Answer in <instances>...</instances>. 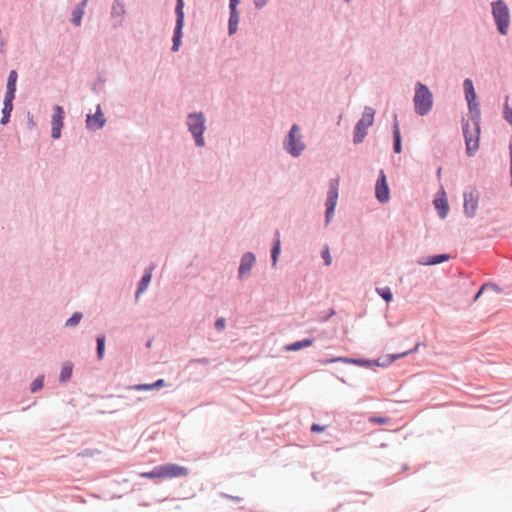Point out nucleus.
<instances>
[{"mask_svg":"<svg viewBox=\"0 0 512 512\" xmlns=\"http://www.w3.org/2000/svg\"><path fill=\"white\" fill-rule=\"evenodd\" d=\"M313 343V339H304L290 344V350L297 351L304 347H308Z\"/></svg>","mask_w":512,"mask_h":512,"instance_id":"393cba45","label":"nucleus"},{"mask_svg":"<svg viewBox=\"0 0 512 512\" xmlns=\"http://www.w3.org/2000/svg\"><path fill=\"white\" fill-rule=\"evenodd\" d=\"M279 252H280V242L279 240L276 241L273 249H272V261H273V265L276 264V261H277V257L279 255Z\"/></svg>","mask_w":512,"mask_h":512,"instance_id":"473e14b6","label":"nucleus"},{"mask_svg":"<svg viewBox=\"0 0 512 512\" xmlns=\"http://www.w3.org/2000/svg\"><path fill=\"white\" fill-rule=\"evenodd\" d=\"M104 350H105V336L101 335L97 338V355L100 360L103 359V357H104Z\"/></svg>","mask_w":512,"mask_h":512,"instance_id":"bb28decb","label":"nucleus"},{"mask_svg":"<svg viewBox=\"0 0 512 512\" xmlns=\"http://www.w3.org/2000/svg\"><path fill=\"white\" fill-rule=\"evenodd\" d=\"M15 91L14 89H7L4 99V104L13 105V99L15 98Z\"/></svg>","mask_w":512,"mask_h":512,"instance_id":"2f4dec72","label":"nucleus"},{"mask_svg":"<svg viewBox=\"0 0 512 512\" xmlns=\"http://www.w3.org/2000/svg\"><path fill=\"white\" fill-rule=\"evenodd\" d=\"M338 189H339V180L338 179L332 180L330 183V189L328 191L327 200H326V207H327L326 220L327 221L330 220V218L334 212V209H335V206L337 203V199H338Z\"/></svg>","mask_w":512,"mask_h":512,"instance_id":"0eeeda50","label":"nucleus"},{"mask_svg":"<svg viewBox=\"0 0 512 512\" xmlns=\"http://www.w3.org/2000/svg\"><path fill=\"white\" fill-rule=\"evenodd\" d=\"M298 128L293 126L290 129V154L293 156H299L305 149V144L297 138Z\"/></svg>","mask_w":512,"mask_h":512,"instance_id":"9b49d317","label":"nucleus"},{"mask_svg":"<svg viewBox=\"0 0 512 512\" xmlns=\"http://www.w3.org/2000/svg\"><path fill=\"white\" fill-rule=\"evenodd\" d=\"M377 292L386 302H390L393 299L392 292L388 287L377 289Z\"/></svg>","mask_w":512,"mask_h":512,"instance_id":"7c9ffc66","label":"nucleus"},{"mask_svg":"<svg viewBox=\"0 0 512 512\" xmlns=\"http://www.w3.org/2000/svg\"><path fill=\"white\" fill-rule=\"evenodd\" d=\"M369 421L374 424L383 425V424H387L389 419L387 417L372 416L369 418Z\"/></svg>","mask_w":512,"mask_h":512,"instance_id":"72a5a7b5","label":"nucleus"},{"mask_svg":"<svg viewBox=\"0 0 512 512\" xmlns=\"http://www.w3.org/2000/svg\"><path fill=\"white\" fill-rule=\"evenodd\" d=\"M374 110L371 107H366L362 118L355 127L354 143H361L367 134V129L373 124Z\"/></svg>","mask_w":512,"mask_h":512,"instance_id":"20e7f679","label":"nucleus"},{"mask_svg":"<svg viewBox=\"0 0 512 512\" xmlns=\"http://www.w3.org/2000/svg\"><path fill=\"white\" fill-rule=\"evenodd\" d=\"M43 386V377H39L37 379L34 380L33 384H32V388H31V391L32 392H36L38 391L39 389H41Z\"/></svg>","mask_w":512,"mask_h":512,"instance_id":"f704fd0d","label":"nucleus"},{"mask_svg":"<svg viewBox=\"0 0 512 512\" xmlns=\"http://www.w3.org/2000/svg\"><path fill=\"white\" fill-rule=\"evenodd\" d=\"M72 368L73 366L71 362H66L63 364L60 373V381L65 382L70 379L72 375Z\"/></svg>","mask_w":512,"mask_h":512,"instance_id":"aec40b11","label":"nucleus"},{"mask_svg":"<svg viewBox=\"0 0 512 512\" xmlns=\"http://www.w3.org/2000/svg\"><path fill=\"white\" fill-rule=\"evenodd\" d=\"M81 319H82V314L79 312H76L66 321V326H70V327L76 326L80 322Z\"/></svg>","mask_w":512,"mask_h":512,"instance_id":"c756f323","label":"nucleus"},{"mask_svg":"<svg viewBox=\"0 0 512 512\" xmlns=\"http://www.w3.org/2000/svg\"><path fill=\"white\" fill-rule=\"evenodd\" d=\"M239 23V14L238 12H230L229 18V34L232 35L237 31Z\"/></svg>","mask_w":512,"mask_h":512,"instance_id":"412c9836","label":"nucleus"},{"mask_svg":"<svg viewBox=\"0 0 512 512\" xmlns=\"http://www.w3.org/2000/svg\"><path fill=\"white\" fill-rule=\"evenodd\" d=\"M151 278H152V268H150L149 270H147L145 272V274L143 275L140 283H139V287H138V290H137V293H136V296L138 297L140 293H142L149 285L150 281H151Z\"/></svg>","mask_w":512,"mask_h":512,"instance_id":"a211bd4d","label":"nucleus"},{"mask_svg":"<svg viewBox=\"0 0 512 512\" xmlns=\"http://www.w3.org/2000/svg\"><path fill=\"white\" fill-rule=\"evenodd\" d=\"M504 116L506 121L512 126V108L505 107Z\"/></svg>","mask_w":512,"mask_h":512,"instance_id":"e433bc0d","label":"nucleus"},{"mask_svg":"<svg viewBox=\"0 0 512 512\" xmlns=\"http://www.w3.org/2000/svg\"><path fill=\"white\" fill-rule=\"evenodd\" d=\"M140 476L143 478H148V479H156V478L162 479L160 466L155 467L150 472H142V473H140Z\"/></svg>","mask_w":512,"mask_h":512,"instance_id":"b1692460","label":"nucleus"},{"mask_svg":"<svg viewBox=\"0 0 512 512\" xmlns=\"http://www.w3.org/2000/svg\"><path fill=\"white\" fill-rule=\"evenodd\" d=\"M487 286H488L487 284H484V285L480 288V290L477 292V294H476V295H475V297H474V301H477V300L480 298V296H481V294H482L483 290H484Z\"/></svg>","mask_w":512,"mask_h":512,"instance_id":"37998d69","label":"nucleus"},{"mask_svg":"<svg viewBox=\"0 0 512 512\" xmlns=\"http://www.w3.org/2000/svg\"><path fill=\"white\" fill-rule=\"evenodd\" d=\"M254 3L257 8H262L267 3V0H254Z\"/></svg>","mask_w":512,"mask_h":512,"instance_id":"79ce46f5","label":"nucleus"},{"mask_svg":"<svg viewBox=\"0 0 512 512\" xmlns=\"http://www.w3.org/2000/svg\"><path fill=\"white\" fill-rule=\"evenodd\" d=\"M215 327L217 330L221 331L225 328V319L224 318H219L216 322H215Z\"/></svg>","mask_w":512,"mask_h":512,"instance_id":"4c0bfd02","label":"nucleus"},{"mask_svg":"<svg viewBox=\"0 0 512 512\" xmlns=\"http://www.w3.org/2000/svg\"><path fill=\"white\" fill-rule=\"evenodd\" d=\"M325 430V426H321L319 424H313L311 426V431L313 433H317V432H323Z\"/></svg>","mask_w":512,"mask_h":512,"instance_id":"ea45409f","label":"nucleus"},{"mask_svg":"<svg viewBox=\"0 0 512 512\" xmlns=\"http://www.w3.org/2000/svg\"><path fill=\"white\" fill-rule=\"evenodd\" d=\"M188 127L190 132L193 134L196 144L198 146L204 145V138L202 136L204 131V116L201 113H193L188 117Z\"/></svg>","mask_w":512,"mask_h":512,"instance_id":"39448f33","label":"nucleus"},{"mask_svg":"<svg viewBox=\"0 0 512 512\" xmlns=\"http://www.w3.org/2000/svg\"><path fill=\"white\" fill-rule=\"evenodd\" d=\"M394 138H395L394 151H395V153H400L401 152V136H400L398 124H395V127H394Z\"/></svg>","mask_w":512,"mask_h":512,"instance_id":"a878e982","label":"nucleus"},{"mask_svg":"<svg viewBox=\"0 0 512 512\" xmlns=\"http://www.w3.org/2000/svg\"><path fill=\"white\" fill-rule=\"evenodd\" d=\"M64 110L61 106H54V113L51 120L52 133L51 136L54 139H58L61 136V128L63 127Z\"/></svg>","mask_w":512,"mask_h":512,"instance_id":"1a4fd4ad","label":"nucleus"},{"mask_svg":"<svg viewBox=\"0 0 512 512\" xmlns=\"http://www.w3.org/2000/svg\"><path fill=\"white\" fill-rule=\"evenodd\" d=\"M254 263H255V256L250 252L245 253L241 259V264L239 267V276L242 278V277H245L246 275H248L250 273Z\"/></svg>","mask_w":512,"mask_h":512,"instance_id":"4468645a","label":"nucleus"},{"mask_svg":"<svg viewBox=\"0 0 512 512\" xmlns=\"http://www.w3.org/2000/svg\"><path fill=\"white\" fill-rule=\"evenodd\" d=\"M134 389L135 390H151V389H154V386H152V384H140V385L134 386Z\"/></svg>","mask_w":512,"mask_h":512,"instance_id":"58836bf2","label":"nucleus"},{"mask_svg":"<svg viewBox=\"0 0 512 512\" xmlns=\"http://www.w3.org/2000/svg\"><path fill=\"white\" fill-rule=\"evenodd\" d=\"M164 385V380L163 379H159L157 380L155 383H152V386H154V389L155 388H160Z\"/></svg>","mask_w":512,"mask_h":512,"instance_id":"c03bdc74","label":"nucleus"},{"mask_svg":"<svg viewBox=\"0 0 512 512\" xmlns=\"http://www.w3.org/2000/svg\"><path fill=\"white\" fill-rule=\"evenodd\" d=\"M435 208L438 211L440 218L444 219L448 214V201L445 197L436 198L434 200Z\"/></svg>","mask_w":512,"mask_h":512,"instance_id":"f3484780","label":"nucleus"},{"mask_svg":"<svg viewBox=\"0 0 512 512\" xmlns=\"http://www.w3.org/2000/svg\"><path fill=\"white\" fill-rule=\"evenodd\" d=\"M162 479L185 477L188 475V469L177 464L168 463L160 466Z\"/></svg>","mask_w":512,"mask_h":512,"instance_id":"6e6552de","label":"nucleus"},{"mask_svg":"<svg viewBox=\"0 0 512 512\" xmlns=\"http://www.w3.org/2000/svg\"><path fill=\"white\" fill-rule=\"evenodd\" d=\"M12 109H13V105L4 104V107L2 110L3 116L1 118V124L5 125L8 123Z\"/></svg>","mask_w":512,"mask_h":512,"instance_id":"cd10ccee","label":"nucleus"},{"mask_svg":"<svg viewBox=\"0 0 512 512\" xmlns=\"http://www.w3.org/2000/svg\"><path fill=\"white\" fill-rule=\"evenodd\" d=\"M105 123V118L103 113L101 112L100 107L98 106L97 112L94 115H87L86 125L90 130H97L103 127Z\"/></svg>","mask_w":512,"mask_h":512,"instance_id":"f8f14e48","label":"nucleus"},{"mask_svg":"<svg viewBox=\"0 0 512 512\" xmlns=\"http://www.w3.org/2000/svg\"><path fill=\"white\" fill-rule=\"evenodd\" d=\"M478 207V199L474 193H466L464 195V211L469 217H473Z\"/></svg>","mask_w":512,"mask_h":512,"instance_id":"ddd939ff","label":"nucleus"},{"mask_svg":"<svg viewBox=\"0 0 512 512\" xmlns=\"http://www.w3.org/2000/svg\"><path fill=\"white\" fill-rule=\"evenodd\" d=\"M16 81H17V72L15 70H12L8 76L7 89L16 90Z\"/></svg>","mask_w":512,"mask_h":512,"instance_id":"c85d7f7f","label":"nucleus"},{"mask_svg":"<svg viewBox=\"0 0 512 512\" xmlns=\"http://www.w3.org/2000/svg\"><path fill=\"white\" fill-rule=\"evenodd\" d=\"M419 346H420V343H417L415 345V347L412 350H410V351H405V352L399 353V354H389V355H386L384 357V359H383V362L382 363H378V365L379 366H388V365L392 364L394 361H396V360H398V359H400L402 357H405V356L409 355L412 352H416L418 350Z\"/></svg>","mask_w":512,"mask_h":512,"instance_id":"dca6fc26","label":"nucleus"},{"mask_svg":"<svg viewBox=\"0 0 512 512\" xmlns=\"http://www.w3.org/2000/svg\"><path fill=\"white\" fill-rule=\"evenodd\" d=\"M322 257L325 261V264L327 266L331 265L332 263V257L330 255L329 249L326 247L325 250L322 252Z\"/></svg>","mask_w":512,"mask_h":512,"instance_id":"c9c22d12","label":"nucleus"},{"mask_svg":"<svg viewBox=\"0 0 512 512\" xmlns=\"http://www.w3.org/2000/svg\"><path fill=\"white\" fill-rule=\"evenodd\" d=\"M239 0H230V12H237V5Z\"/></svg>","mask_w":512,"mask_h":512,"instance_id":"a19ab883","label":"nucleus"},{"mask_svg":"<svg viewBox=\"0 0 512 512\" xmlns=\"http://www.w3.org/2000/svg\"><path fill=\"white\" fill-rule=\"evenodd\" d=\"M448 259H449V255H447V254L435 255V256L429 257V259H427L424 262V264L425 265H436V264L442 263L444 261H447Z\"/></svg>","mask_w":512,"mask_h":512,"instance_id":"5701e85b","label":"nucleus"},{"mask_svg":"<svg viewBox=\"0 0 512 512\" xmlns=\"http://www.w3.org/2000/svg\"><path fill=\"white\" fill-rule=\"evenodd\" d=\"M463 132L466 144V153L471 157L479 149L480 126L477 122H474L472 127L469 123H466L463 126Z\"/></svg>","mask_w":512,"mask_h":512,"instance_id":"7ed1b4c3","label":"nucleus"},{"mask_svg":"<svg viewBox=\"0 0 512 512\" xmlns=\"http://www.w3.org/2000/svg\"><path fill=\"white\" fill-rule=\"evenodd\" d=\"M433 105V96L427 86L418 83L415 89L414 106L415 111L419 115L427 114Z\"/></svg>","mask_w":512,"mask_h":512,"instance_id":"f257e3e1","label":"nucleus"},{"mask_svg":"<svg viewBox=\"0 0 512 512\" xmlns=\"http://www.w3.org/2000/svg\"><path fill=\"white\" fill-rule=\"evenodd\" d=\"M492 13L499 32L506 35L510 23V14L507 5L501 0L494 2L492 4Z\"/></svg>","mask_w":512,"mask_h":512,"instance_id":"f03ea898","label":"nucleus"},{"mask_svg":"<svg viewBox=\"0 0 512 512\" xmlns=\"http://www.w3.org/2000/svg\"><path fill=\"white\" fill-rule=\"evenodd\" d=\"M183 8H184V0H177V5H176V9H175V12L177 15V20H176V27H175L174 36H173V47H172L173 51H177L181 44L182 29L184 26Z\"/></svg>","mask_w":512,"mask_h":512,"instance_id":"423d86ee","label":"nucleus"},{"mask_svg":"<svg viewBox=\"0 0 512 512\" xmlns=\"http://www.w3.org/2000/svg\"><path fill=\"white\" fill-rule=\"evenodd\" d=\"M375 196L382 203L388 201L390 197L389 187L383 170L380 171L379 178L376 182Z\"/></svg>","mask_w":512,"mask_h":512,"instance_id":"9d476101","label":"nucleus"},{"mask_svg":"<svg viewBox=\"0 0 512 512\" xmlns=\"http://www.w3.org/2000/svg\"><path fill=\"white\" fill-rule=\"evenodd\" d=\"M319 362L321 364H323V365H327L329 363H334V362L354 363V364H360L361 363L358 360H353V359H350V358H347V357H336V358H332V359H323V360H320Z\"/></svg>","mask_w":512,"mask_h":512,"instance_id":"4be33fe9","label":"nucleus"},{"mask_svg":"<svg viewBox=\"0 0 512 512\" xmlns=\"http://www.w3.org/2000/svg\"><path fill=\"white\" fill-rule=\"evenodd\" d=\"M466 100L469 108L472 109L474 106H478V103H474L476 100V93L474 90L473 82L470 79H466L463 83Z\"/></svg>","mask_w":512,"mask_h":512,"instance_id":"2eb2a0df","label":"nucleus"},{"mask_svg":"<svg viewBox=\"0 0 512 512\" xmlns=\"http://www.w3.org/2000/svg\"><path fill=\"white\" fill-rule=\"evenodd\" d=\"M88 0H83L82 7H77L73 10L72 22L75 25H80L81 19L84 15L83 7L87 4Z\"/></svg>","mask_w":512,"mask_h":512,"instance_id":"6ab92c4d","label":"nucleus"}]
</instances>
